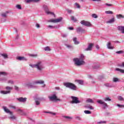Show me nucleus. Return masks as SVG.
<instances>
[{
	"mask_svg": "<svg viewBox=\"0 0 124 124\" xmlns=\"http://www.w3.org/2000/svg\"><path fill=\"white\" fill-rule=\"evenodd\" d=\"M13 31H17V29H16V28H13Z\"/></svg>",
	"mask_w": 124,
	"mask_h": 124,
	"instance_id": "obj_62",
	"label": "nucleus"
},
{
	"mask_svg": "<svg viewBox=\"0 0 124 124\" xmlns=\"http://www.w3.org/2000/svg\"><path fill=\"white\" fill-rule=\"evenodd\" d=\"M44 81L42 80H37L33 81V85H37L38 84L40 85H42V88H45V87H46V84H44Z\"/></svg>",
	"mask_w": 124,
	"mask_h": 124,
	"instance_id": "obj_5",
	"label": "nucleus"
},
{
	"mask_svg": "<svg viewBox=\"0 0 124 124\" xmlns=\"http://www.w3.org/2000/svg\"><path fill=\"white\" fill-rule=\"evenodd\" d=\"M107 48H108V49H110L111 50L114 49V47L111 46V43L108 42V44L107 45Z\"/></svg>",
	"mask_w": 124,
	"mask_h": 124,
	"instance_id": "obj_17",
	"label": "nucleus"
},
{
	"mask_svg": "<svg viewBox=\"0 0 124 124\" xmlns=\"http://www.w3.org/2000/svg\"><path fill=\"white\" fill-rule=\"evenodd\" d=\"M48 28H49L50 29H55V27L53 26L49 25L48 26Z\"/></svg>",
	"mask_w": 124,
	"mask_h": 124,
	"instance_id": "obj_55",
	"label": "nucleus"
},
{
	"mask_svg": "<svg viewBox=\"0 0 124 124\" xmlns=\"http://www.w3.org/2000/svg\"><path fill=\"white\" fill-rule=\"evenodd\" d=\"M35 103L36 104V105L38 106V105H40V102H39V101L38 100H35Z\"/></svg>",
	"mask_w": 124,
	"mask_h": 124,
	"instance_id": "obj_39",
	"label": "nucleus"
},
{
	"mask_svg": "<svg viewBox=\"0 0 124 124\" xmlns=\"http://www.w3.org/2000/svg\"><path fill=\"white\" fill-rule=\"evenodd\" d=\"M105 4L107 5V6H113V4H112L105 3Z\"/></svg>",
	"mask_w": 124,
	"mask_h": 124,
	"instance_id": "obj_51",
	"label": "nucleus"
},
{
	"mask_svg": "<svg viewBox=\"0 0 124 124\" xmlns=\"http://www.w3.org/2000/svg\"><path fill=\"white\" fill-rule=\"evenodd\" d=\"M16 7L17 8V9H22V7L21 6V5L17 4L16 5Z\"/></svg>",
	"mask_w": 124,
	"mask_h": 124,
	"instance_id": "obj_36",
	"label": "nucleus"
},
{
	"mask_svg": "<svg viewBox=\"0 0 124 124\" xmlns=\"http://www.w3.org/2000/svg\"><path fill=\"white\" fill-rule=\"evenodd\" d=\"M84 113L85 114H92V112H91V111L90 110H85Z\"/></svg>",
	"mask_w": 124,
	"mask_h": 124,
	"instance_id": "obj_40",
	"label": "nucleus"
},
{
	"mask_svg": "<svg viewBox=\"0 0 124 124\" xmlns=\"http://www.w3.org/2000/svg\"><path fill=\"white\" fill-rule=\"evenodd\" d=\"M87 77L89 79H93V76H92L91 75H88Z\"/></svg>",
	"mask_w": 124,
	"mask_h": 124,
	"instance_id": "obj_50",
	"label": "nucleus"
},
{
	"mask_svg": "<svg viewBox=\"0 0 124 124\" xmlns=\"http://www.w3.org/2000/svg\"><path fill=\"white\" fill-rule=\"evenodd\" d=\"M67 11L68 13H69V14L72 13V11L71 10H67Z\"/></svg>",
	"mask_w": 124,
	"mask_h": 124,
	"instance_id": "obj_59",
	"label": "nucleus"
},
{
	"mask_svg": "<svg viewBox=\"0 0 124 124\" xmlns=\"http://www.w3.org/2000/svg\"><path fill=\"white\" fill-rule=\"evenodd\" d=\"M16 112H18L20 115H23V114H24V111L20 108L16 109Z\"/></svg>",
	"mask_w": 124,
	"mask_h": 124,
	"instance_id": "obj_21",
	"label": "nucleus"
},
{
	"mask_svg": "<svg viewBox=\"0 0 124 124\" xmlns=\"http://www.w3.org/2000/svg\"><path fill=\"white\" fill-rule=\"evenodd\" d=\"M62 20V18L60 17L59 18H57L56 19H51L48 20V23H59L61 22Z\"/></svg>",
	"mask_w": 124,
	"mask_h": 124,
	"instance_id": "obj_10",
	"label": "nucleus"
},
{
	"mask_svg": "<svg viewBox=\"0 0 124 124\" xmlns=\"http://www.w3.org/2000/svg\"><path fill=\"white\" fill-rule=\"evenodd\" d=\"M15 89L16 90V91H19V87L16 86H15Z\"/></svg>",
	"mask_w": 124,
	"mask_h": 124,
	"instance_id": "obj_54",
	"label": "nucleus"
},
{
	"mask_svg": "<svg viewBox=\"0 0 124 124\" xmlns=\"http://www.w3.org/2000/svg\"><path fill=\"white\" fill-rule=\"evenodd\" d=\"M68 30H70V31H73L74 30V29L73 28V27H68Z\"/></svg>",
	"mask_w": 124,
	"mask_h": 124,
	"instance_id": "obj_56",
	"label": "nucleus"
},
{
	"mask_svg": "<svg viewBox=\"0 0 124 124\" xmlns=\"http://www.w3.org/2000/svg\"><path fill=\"white\" fill-rule=\"evenodd\" d=\"M123 53H124V51L123 50H120L116 52V54H123Z\"/></svg>",
	"mask_w": 124,
	"mask_h": 124,
	"instance_id": "obj_46",
	"label": "nucleus"
},
{
	"mask_svg": "<svg viewBox=\"0 0 124 124\" xmlns=\"http://www.w3.org/2000/svg\"><path fill=\"white\" fill-rule=\"evenodd\" d=\"M80 24L83 26H85L86 27H91L92 26L91 22L86 20L81 21Z\"/></svg>",
	"mask_w": 124,
	"mask_h": 124,
	"instance_id": "obj_9",
	"label": "nucleus"
},
{
	"mask_svg": "<svg viewBox=\"0 0 124 124\" xmlns=\"http://www.w3.org/2000/svg\"><path fill=\"white\" fill-rule=\"evenodd\" d=\"M78 31H83V30H82L80 28H78Z\"/></svg>",
	"mask_w": 124,
	"mask_h": 124,
	"instance_id": "obj_58",
	"label": "nucleus"
},
{
	"mask_svg": "<svg viewBox=\"0 0 124 124\" xmlns=\"http://www.w3.org/2000/svg\"><path fill=\"white\" fill-rule=\"evenodd\" d=\"M31 57H32L33 58H36V57H37V56H38L37 55V54H31L30 55Z\"/></svg>",
	"mask_w": 124,
	"mask_h": 124,
	"instance_id": "obj_38",
	"label": "nucleus"
},
{
	"mask_svg": "<svg viewBox=\"0 0 124 124\" xmlns=\"http://www.w3.org/2000/svg\"><path fill=\"white\" fill-rule=\"evenodd\" d=\"M26 86L27 87H28V88H34L33 86V82H32V83H31V82H28L27 83H26Z\"/></svg>",
	"mask_w": 124,
	"mask_h": 124,
	"instance_id": "obj_15",
	"label": "nucleus"
},
{
	"mask_svg": "<svg viewBox=\"0 0 124 124\" xmlns=\"http://www.w3.org/2000/svg\"><path fill=\"white\" fill-rule=\"evenodd\" d=\"M71 20L74 21V22H77V19H76L73 16H71Z\"/></svg>",
	"mask_w": 124,
	"mask_h": 124,
	"instance_id": "obj_28",
	"label": "nucleus"
},
{
	"mask_svg": "<svg viewBox=\"0 0 124 124\" xmlns=\"http://www.w3.org/2000/svg\"><path fill=\"white\" fill-rule=\"evenodd\" d=\"M44 50H45V51H51V48H50V47H49V46H46V47H44Z\"/></svg>",
	"mask_w": 124,
	"mask_h": 124,
	"instance_id": "obj_29",
	"label": "nucleus"
},
{
	"mask_svg": "<svg viewBox=\"0 0 124 124\" xmlns=\"http://www.w3.org/2000/svg\"><path fill=\"white\" fill-rule=\"evenodd\" d=\"M0 75H7V73L4 72H0Z\"/></svg>",
	"mask_w": 124,
	"mask_h": 124,
	"instance_id": "obj_42",
	"label": "nucleus"
},
{
	"mask_svg": "<svg viewBox=\"0 0 124 124\" xmlns=\"http://www.w3.org/2000/svg\"><path fill=\"white\" fill-rule=\"evenodd\" d=\"M97 103L99 104H101V105H103L105 108H106V107H107V103H105V102L103 101L102 100H97Z\"/></svg>",
	"mask_w": 124,
	"mask_h": 124,
	"instance_id": "obj_11",
	"label": "nucleus"
},
{
	"mask_svg": "<svg viewBox=\"0 0 124 124\" xmlns=\"http://www.w3.org/2000/svg\"><path fill=\"white\" fill-rule=\"evenodd\" d=\"M75 4L78 8H81V6H80V5H79V4H78V3H76Z\"/></svg>",
	"mask_w": 124,
	"mask_h": 124,
	"instance_id": "obj_48",
	"label": "nucleus"
},
{
	"mask_svg": "<svg viewBox=\"0 0 124 124\" xmlns=\"http://www.w3.org/2000/svg\"><path fill=\"white\" fill-rule=\"evenodd\" d=\"M98 67H99V65L97 64V66L94 67V68H98Z\"/></svg>",
	"mask_w": 124,
	"mask_h": 124,
	"instance_id": "obj_63",
	"label": "nucleus"
},
{
	"mask_svg": "<svg viewBox=\"0 0 124 124\" xmlns=\"http://www.w3.org/2000/svg\"><path fill=\"white\" fill-rule=\"evenodd\" d=\"M14 82H13V80H8V84H11L12 85L14 84Z\"/></svg>",
	"mask_w": 124,
	"mask_h": 124,
	"instance_id": "obj_45",
	"label": "nucleus"
},
{
	"mask_svg": "<svg viewBox=\"0 0 124 124\" xmlns=\"http://www.w3.org/2000/svg\"><path fill=\"white\" fill-rule=\"evenodd\" d=\"M117 29L118 31H124V26H118L117 27Z\"/></svg>",
	"mask_w": 124,
	"mask_h": 124,
	"instance_id": "obj_18",
	"label": "nucleus"
},
{
	"mask_svg": "<svg viewBox=\"0 0 124 124\" xmlns=\"http://www.w3.org/2000/svg\"><path fill=\"white\" fill-rule=\"evenodd\" d=\"M105 101H111V99H110L109 97L105 98L104 99Z\"/></svg>",
	"mask_w": 124,
	"mask_h": 124,
	"instance_id": "obj_44",
	"label": "nucleus"
},
{
	"mask_svg": "<svg viewBox=\"0 0 124 124\" xmlns=\"http://www.w3.org/2000/svg\"><path fill=\"white\" fill-rule=\"evenodd\" d=\"M26 0V2L27 3H29L30 2H31L32 1H34V2H37L38 1H39V0Z\"/></svg>",
	"mask_w": 124,
	"mask_h": 124,
	"instance_id": "obj_20",
	"label": "nucleus"
},
{
	"mask_svg": "<svg viewBox=\"0 0 124 124\" xmlns=\"http://www.w3.org/2000/svg\"><path fill=\"white\" fill-rule=\"evenodd\" d=\"M46 14H52L53 15H54V13L49 12L48 11H46Z\"/></svg>",
	"mask_w": 124,
	"mask_h": 124,
	"instance_id": "obj_47",
	"label": "nucleus"
},
{
	"mask_svg": "<svg viewBox=\"0 0 124 124\" xmlns=\"http://www.w3.org/2000/svg\"><path fill=\"white\" fill-rule=\"evenodd\" d=\"M71 97L72 99V102H71V103L72 104H78V103H80V101H79L78 100V97L73 96H71Z\"/></svg>",
	"mask_w": 124,
	"mask_h": 124,
	"instance_id": "obj_8",
	"label": "nucleus"
},
{
	"mask_svg": "<svg viewBox=\"0 0 124 124\" xmlns=\"http://www.w3.org/2000/svg\"><path fill=\"white\" fill-rule=\"evenodd\" d=\"M118 98L120 101H124V98L122 96H118Z\"/></svg>",
	"mask_w": 124,
	"mask_h": 124,
	"instance_id": "obj_30",
	"label": "nucleus"
},
{
	"mask_svg": "<svg viewBox=\"0 0 124 124\" xmlns=\"http://www.w3.org/2000/svg\"><path fill=\"white\" fill-rule=\"evenodd\" d=\"M105 13L106 14H113V12L111 11H106Z\"/></svg>",
	"mask_w": 124,
	"mask_h": 124,
	"instance_id": "obj_35",
	"label": "nucleus"
},
{
	"mask_svg": "<svg viewBox=\"0 0 124 124\" xmlns=\"http://www.w3.org/2000/svg\"><path fill=\"white\" fill-rule=\"evenodd\" d=\"M55 89H56V90H58V91L60 90V87H56V88H55Z\"/></svg>",
	"mask_w": 124,
	"mask_h": 124,
	"instance_id": "obj_64",
	"label": "nucleus"
},
{
	"mask_svg": "<svg viewBox=\"0 0 124 124\" xmlns=\"http://www.w3.org/2000/svg\"><path fill=\"white\" fill-rule=\"evenodd\" d=\"M92 17H93V18H98V16H97V15H96V14H92Z\"/></svg>",
	"mask_w": 124,
	"mask_h": 124,
	"instance_id": "obj_41",
	"label": "nucleus"
},
{
	"mask_svg": "<svg viewBox=\"0 0 124 124\" xmlns=\"http://www.w3.org/2000/svg\"><path fill=\"white\" fill-rule=\"evenodd\" d=\"M86 108H88V109H89L90 110H94V108L92 106H86Z\"/></svg>",
	"mask_w": 124,
	"mask_h": 124,
	"instance_id": "obj_26",
	"label": "nucleus"
},
{
	"mask_svg": "<svg viewBox=\"0 0 124 124\" xmlns=\"http://www.w3.org/2000/svg\"><path fill=\"white\" fill-rule=\"evenodd\" d=\"M113 81L114 82V83H117V82H119V78H113Z\"/></svg>",
	"mask_w": 124,
	"mask_h": 124,
	"instance_id": "obj_32",
	"label": "nucleus"
},
{
	"mask_svg": "<svg viewBox=\"0 0 124 124\" xmlns=\"http://www.w3.org/2000/svg\"><path fill=\"white\" fill-rule=\"evenodd\" d=\"M65 46H66V47L68 49H73V46L71 45L65 44Z\"/></svg>",
	"mask_w": 124,
	"mask_h": 124,
	"instance_id": "obj_25",
	"label": "nucleus"
},
{
	"mask_svg": "<svg viewBox=\"0 0 124 124\" xmlns=\"http://www.w3.org/2000/svg\"><path fill=\"white\" fill-rule=\"evenodd\" d=\"M115 70H116V71H119V72H120V73H122L123 74H124V69H120L119 68H117Z\"/></svg>",
	"mask_w": 124,
	"mask_h": 124,
	"instance_id": "obj_19",
	"label": "nucleus"
},
{
	"mask_svg": "<svg viewBox=\"0 0 124 124\" xmlns=\"http://www.w3.org/2000/svg\"><path fill=\"white\" fill-rule=\"evenodd\" d=\"M62 36V37H66V36H67V35H66V34H63Z\"/></svg>",
	"mask_w": 124,
	"mask_h": 124,
	"instance_id": "obj_60",
	"label": "nucleus"
},
{
	"mask_svg": "<svg viewBox=\"0 0 124 124\" xmlns=\"http://www.w3.org/2000/svg\"><path fill=\"white\" fill-rule=\"evenodd\" d=\"M17 100L19 101V102H26V101H27V98L20 97L17 98Z\"/></svg>",
	"mask_w": 124,
	"mask_h": 124,
	"instance_id": "obj_13",
	"label": "nucleus"
},
{
	"mask_svg": "<svg viewBox=\"0 0 124 124\" xmlns=\"http://www.w3.org/2000/svg\"><path fill=\"white\" fill-rule=\"evenodd\" d=\"M73 41L74 44H75V45H78V44H79L80 43V42L79 41H77V38H76V37H75L73 38Z\"/></svg>",
	"mask_w": 124,
	"mask_h": 124,
	"instance_id": "obj_16",
	"label": "nucleus"
},
{
	"mask_svg": "<svg viewBox=\"0 0 124 124\" xmlns=\"http://www.w3.org/2000/svg\"><path fill=\"white\" fill-rule=\"evenodd\" d=\"M97 124H106V121H99Z\"/></svg>",
	"mask_w": 124,
	"mask_h": 124,
	"instance_id": "obj_49",
	"label": "nucleus"
},
{
	"mask_svg": "<svg viewBox=\"0 0 124 124\" xmlns=\"http://www.w3.org/2000/svg\"><path fill=\"white\" fill-rule=\"evenodd\" d=\"M17 60L19 61H26L27 59L23 57H19L17 58Z\"/></svg>",
	"mask_w": 124,
	"mask_h": 124,
	"instance_id": "obj_27",
	"label": "nucleus"
},
{
	"mask_svg": "<svg viewBox=\"0 0 124 124\" xmlns=\"http://www.w3.org/2000/svg\"><path fill=\"white\" fill-rule=\"evenodd\" d=\"M86 102H88L89 103H94V102L93 100V99L91 98H88L86 100Z\"/></svg>",
	"mask_w": 124,
	"mask_h": 124,
	"instance_id": "obj_23",
	"label": "nucleus"
},
{
	"mask_svg": "<svg viewBox=\"0 0 124 124\" xmlns=\"http://www.w3.org/2000/svg\"><path fill=\"white\" fill-rule=\"evenodd\" d=\"M9 12L8 11H6L5 13H3L1 14V16H2V17H7V14H8Z\"/></svg>",
	"mask_w": 124,
	"mask_h": 124,
	"instance_id": "obj_24",
	"label": "nucleus"
},
{
	"mask_svg": "<svg viewBox=\"0 0 124 124\" xmlns=\"http://www.w3.org/2000/svg\"><path fill=\"white\" fill-rule=\"evenodd\" d=\"M1 55L2 56V57H3L4 58V59H7V58H8L7 54H6L5 53L2 54H1Z\"/></svg>",
	"mask_w": 124,
	"mask_h": 124,
	"instance_id": "obj_33",
	"label": "nucleus"
},
{
	"mask_svg": "<svg viewBox=\"0 0 124 124\" xmlns=\"http://www.w3.org/2000/svg\"><path fill=\"white\" fill-rule=\"evenodd\" d=\"M85 56L83 54H81L79 58H76L73 59L74 64L76 66H81L83 64H85Z\"/></svg>",
	"mask_w": 124,
	"mask_h": 124,
	"instance_id": "obj_2",
	"label": "nucleus"
},
{
	"mask_svg": "<svg viewBox=\"0 0 124 124\" xmlns=\"http://www.w3.org/2000/svg\"><path fill=\"white\" fill-rule=\"evenodd\" d=\"M120 67H124V62L122 63V64L120 65Z\"/></svg>",
	"mask_w": 124,
	"mask_h": 124,
	"instance_id": "obj_61",
	"label": "nucleus"
},
{
	"mask_svg": "<svg viewBox=\"0 0 124 124\" xmlns=\"http://www.w3.org/2000/svg\"><path fill=\"white\" fill-rule=\"evenodd\" d=\"M64 86L66 87V88H68L72 90V91H77V86L75 85V84L71 83V82H66L64 83Z\"/></svg>",
	"mask_w": 124,
	"mask_h": 124,
	"instance_id": "obj_3",
	"label": "nucleus"
},
{
	"mask_svg": "<svg viewBox=\"0 0 124 124\" xmlns=\"http://www.w3.org/2000/svg\"><path fill=\"white\" fill-rule=\"evenodd\" d=\"M117 17L118 18V19H120V18H124V16L121 14L117 15Z\"/></svg>",
	"mask_w": 124,
	"mask_h": 124,
	"instance_id": "obj_37",
	"label": "nucleus"
},
{
	"mask_svg": "<svg viewBox=\"0 0 124 124\" xmlns=\"http://www.w3.org/2000/svg\"><path fill=\"white\" fill-rule=\"evenodd\" d=\"M0 81H6V78H0Z\"/></svg>",
	"mask_w": 124,
	"mask_h": 124,
	"instance_id": "obj_57",
	"label": "nucleus"
},
{
	"mask_svg": "<svg viewBox=\"0 0 124 124\" xmlns=\"http://www.w3.org/2000/svg\"><path fill=\"white\" fill-rule=\"evenodd\" d=\"M3 109L5 112V113H7V114H9L11 116L10 117V119L11 120H15L16 119V117L14 115H12L13 113L11 112L6 107H3Z\"/></svg>",
	"mask_w": 124,
	"mask_h": 124,
	"instance_id": "obj_4",
	"label": "nucleus"
},
{
	"mask_svg": "<svg viewBox=\"0 0 124 124\" xmlns=\"http://www.w3.org/2000/svg\"><path fill=\"white\" fill-rule=\"evenodd\" d=\"M103 78H104V77L102 76H99V77H98L99 80H101L102 79H103Z\"/></svg>",
	"mask_w": 124,
	"mask_h": 124,
	"instance_id": "obj_53",
	"label": "nucleus"
},
{
	"mask_svg": "<svg viewBox=\"0 0 124 124\" xmlns=\"http://www.w3.org/2000/svg\"><path fill=\"white\" fill-rule=\"evenodd\" d=\"M104 86L106 87L107 88H113L114 87V85L111 83H105Z\"/></svg>",
	"mask_w": 124,
	"mask_h": 124,
	"instance_id": "obj_14",
	"label": "nucleus"
},
{
	"mask_svg": "<svg viewBox=\"0 0 124 124\" xmlns=\"http://www.w3.org/2000/svg\"><path fill=\"white\" fill-rule=\"evenodd\" d=\"M35 27L38 29H39V28H40V25L39 24L37 23L35 25Z\"/></svg>",
	"mask_w": 124,
	"mask_h": 124,
	"instance_id": "obj_52",
	"label": "nucleus"
},
{
	"mask_svg": "<svg viewBox=\"0 0 124 124\" xmlns=\"http://www.w3.org/2000/svg\"><path fill=\"white\" fill-rule=\"evenodd\" d=\"M63 118H64L65 119H67V120H70V119H72V118H71L69 116H63Z\"/></svg>",
	"mask_w": 124,
	"mask_h": 124,
	"instance_id": "obj_43",
	"label": "nucleus"
},
{
	"mask_svg": "<svg viewBox=\"0 0 124 124\" xmlns=\"http://www.w3.org/2000/svg\"><path fill=\"white\" fill-rule=\"evenodd\" d=\"M5 89L7 91H1L0 93H1L2 94H7V93H10V91L13 90V88L10 86H7L6 87Z\"/></svg>",
	"mask_w": 124,
	"mask_h": 124,
	"instance_id": "obj_6",
	"label": "nucleus"
},
{
	"mask_svg": "<svg viewBox=\"0 0 124 124\" xmlns=\"http://www.w3.org/2000/svg\"><path fill=\"white\" fill-rule=\"evenodd\" d=\"M116 106H117V107H118L119 108H124V105H120V104H117L116 105Z\"/></svg>",
	"mask_w": 124,
	"mask_h": 124,
	"instance_id": "obj_31",
	"label": "nucleus"
},
{
	"mask_svg": "<svg viewBox=\"0 0 124 124\" xmlns=\"http://www.w3.org/2000/svg\"><path fill=\"white\" fill-rule=\"evenodd\" d=\"M76 82L78 84H79V85H83V84H84V81H83V80H76Z\"/></svg>",
	"mask_w": 124,
	"mask_h": 124,
	"instance_id": "obj_22",
	"label": "nucleus"
},
{
	"mask_svg": "<svg viewBox=\"0 0 124 124\" xmlns=\"http://www.w3.org/2000/svg\"><path fill=\"white\" fill-rule=\"evenodd\" d=\"M113 22H115V18H114L110 19L107 23H113Z\"/></svg>",
	"mask_w": 124,
	"mask_h": 124,
	"instance_id": "obj_34",
	"label": "nucleus"
},
{
	"mask_svg": "<svg viewBox=\"0 0 124 124\" xmlns=\"http://www.w3.org/2000/svg\"><path fill=\"white\" fill-rule=\"evenodd\" d=\"M93 44H90L88 45V46L87 48L85 49V51H92L93 49Z\"/></svg>",
	"mask_w": 124,
	"mask_h": 124,
	"instance_id": "obj_12",
	"label": "nucleus"
},
{
	"mask_svg": "<svg viewBox=\"0 0 124 124\" xmlns=\"http://www.w3.org/2000/svg\"><path fill=\"white\" fill-rule=\"evenodd\" d=\"M56 94L57 93H55L52 96H49L48 97L50 100H51V101H54L55 100V101H61V99H58V97H57Z\"/></svg>",
	"mask_w": 124,
	"mask_h": 124,
	"instance_id": "obj_7",
	"label": "nucleus"
},
{
	"mask_svg": "<svg viewBox=\"0 0 124 124\" xmlns=\"http://www.w3.org/2000/svg\"><path fill=\"white\" fill-rule=\"evenodd\" d=\"M29 65L32 68H36L38 71H40L41 72L43 71V69L45 68V65H44V63L42 61H38L35 64H30Z\"/></svg>",
	"mask_w": 124,
	"mask_h": 124,
	"instance_id": "obj_1",
	"label": "nucleus"
}]
</instances>
